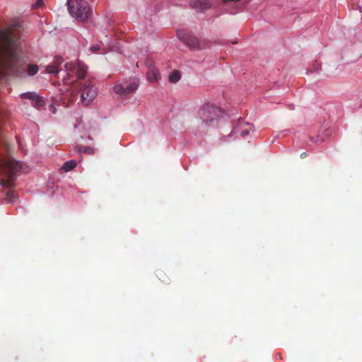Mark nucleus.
<instances>
[{"instance_id": "f257e3e1", "label": "nucleus", "mask_w": 362, "mask_h": 362, "mask_svg": "<svg viewBox=\"0 0 362 362\" xmlns=\"http://www.w3.org/2000/svg\"><path fill=\"white\" fill-rule=\"evenodd\" d=\"M223 110L213 104H205L199 112L204 129L214 128L218 125V119L223 116Z\"/></svg>"}, {"instance_id": "f03ea898", "label": "nucleus", "mask_w": 362, "mask_h": 362, "mask_svg": "<svg viewBox=\"0 0 362 362\" xmlns=\"http://www.w3.org/2000/svg\"><path fill=\"white\" fill-rule=\"evenodd\" d=\"M68 10L71 16L78 21H88L92 11L88 4L84 0H67Z\"/></svg>"}, {"instance_id": "7ed1b4c3", "label": "nucleus", "mask_w": 362, "mask_h": 362, "mask_svg": "<svg viewBox=\"0 0 362 362\" xmlns=\"http://www.w3.org/2000/svg\"><path fill=\"white\" fill-rule=\"evenodd\" d=\"M73 87H76L81 92V102L85 106H88L98 94L97 89L90 79L84 82L76 81V85Z\"/></svg>"}, {"instance_id": "20e7f679", "label": "nucleus", "mask_w": 362, "mask_h": 362, "mask_svg": "<svg viewBox=\"0 0 362 362\" xmlns=\"http://www.w3.org/2000/svg\"><path fill=\"white\" fill-rule=\"evenodd\" d=\"M176 33L179 40L182 41L191 50H201L209 47L208 42L206 40L201 41L187 30H179Z\"/></svg>"}, {"instance_id": "39448f33", "label": "nucleus", "mask_w": 362, "mask_h": 362, "mask_svg": "<svg viewBox=\"0 0 362 362\" xmlns=\"http://www.w3.org/2000/svg\"><path fill=\"white\" fill-rule=\"evenodd\" d=\"M65 68L67 74L64 78V82L66 84L71 83L72 86L76 85L77 80L74 79V74L76 75L77 79H81L86 76L87 73V66L81 62H78L76 64L66 63Z\"/></svg>"}, {"instance_id": "423d86ee", "label": "nucleus", "mask_w": 362, "mask_h": 362, "mask_svg": "<svg viewBox=\"0 0 362 362\" xmlns=\"http://www.w3.org/2000/svg\"><path fill=\"white\" fill-rule=\"evenodd\" d=\"M138 88L136 83H130L129 84H116L113 87L114 92L121 95L122 97L127 96L131 93H134Z\"/></svg>"}, {"instance_id": "0eeeda50", "label": "nucleus", "mask_w": 362, "mask_h": 362, "mask_svg": "<svg viewBox=\"0 0 362 362\" xmlns=\"http://www.w3.org/2000/svg\"><path fill=\"white\" fill-rule=\"evenodd\" d=\"M23 99H29L33 101V105L37 108H40L45 105L44 100L35 92H27L21 94Z\"/></svg>"}, {"instance_id": "6e6552de", "label": "nucleus", "mask_w": 362, "mask_h": 362, "mask_svg": "<svg viewBox=\"0 0 362 362\" xmlns=\"http://www.w3.org/2000/svg\"><path fill=\"white\" fill-rule=\"evenodd\" d=\"M190 6L193 8L203 11L211 7V4L208 0H192Z\"/></svg>"}, {"instance_id": "1a4fd4ad", "label": "nucleus", "mask_w": 362, "mask_h": 362, "mask_svg": "<svg viewBox=\"0 0 362 362\" xmlns=\"http://www.w3.org/2000/svg\"><path fill=\"white\" fill-rule=\"evenodd\" d=\"M62 63V58H57L53 64H49L46 67V71L49 74H58L59 68L58 66Z\"/></svg>"}, {"instance_id": "9d476101", "label": "nucleus", "mask_w": 362, "mask_h": 362, "mask_svg": "<svg viewBox=\"0 0 362 362\" xmlns=\"http://www.w3.org/2000/svg\"><path fill=\"white\" fill-rule=\"evenodd\" d=\"M159 71L155 67L148 69V71H147V78L151 82L157 81L159 78Z\"/></svg>"}, {"instance_id": "9b49d317", "label": "nucleus", "mask_w": 362, "mask_h": 362, "mask_svg": "<svg viewBox=\"0 0 362 362\" xmlns=\"http://www.w3.org/2000/svg\"><path fill=\"white\" fill-rule=\"evenodd\" d=\"M76 166V162L74 160L66 161L62 167V170L65 172L73 170Z\"/></svg>"}, {"instance_id": "f8f14e48", "label": "nucleus", "mask_w": 362, "mask_h": 362, "mask_svg": "<svg viewBox=\"0 0 362 362\" xmlns=\"http://www.w3.org/2000/svg\"><path fill=\"white\" fill-rule=\"evenodd\" d=\"M16 197V196L14 191L10 189L6 192L5 201L7 203H12L14 202Z\"/></svg>"}, {"instance_id": "ddd939ff", "label": "nucleus", "mask_w": 362, "mask_h": 362, "mask_svg": "<svg viewBox=\"0 0 362 362\" xmlns=\"http://www.w3.org/2000/svg\"><path fill=\"white\" fill-rule=\"evenodd\" d=\"M181 75L179 71L175 70L169 75V81L172 83H176L180 81Z\"/></svg>"}, {"instance_id": "4468645a", "label": "nucleus", "mask_w": 362, "mask_h": 362, "mask_svg": "<svg viewBox=\"0 0 362 362\" xmlns=\"http://www.w3.org/2000/svg\"><path fill=\"white\" fill-rule=\"evenodd\" d=\"M157 276L162 282L165 284H169L170 279L163 271H158Z\"/></svg>"}, {"instance_id": "2eb2a0df", "label": "nucleus", "mask_w": 362, "mask_h": 362, "mask_svg": "<svg viewBox=\"0 0 362 362\" xmlns=\"http://www.w3.org/2000/svg\"><path fill=\"white\" fill-rule=\"evenodd\" d=\"M78 151L80 153H88V154H93V149L92 148L88 147V146L79 147Z\"/></svg>"}, {"instance_id": "dca6fc26", "label": "nucleus", "mask_w": 362, "mask_h": 362, "mask_svg": "<svg viewBox=\"0 0 362 362\" xmlns=\"http://www.w3.org/2000/svg\"><path fill=\"white\" fill-rule=\"evenodd\" d=\"M247 128H245V129H243L241 131V133H240V135L242 137H245L250 132V130L252 129V126L251 124H247Z\"/></svg>"}, {"instance_id": "f3484780", "label": "nucleus", "mask_w": 362, "mask_h": 362, "mask_svg": "<svg viewBox=\"0 0 362 362\" xmlns=\"http://www.w3.org/2000/svg\"><path fill=\"white\" fill-rule=\"evenodd\" d=\"M145 64L148 68V69L154 67V65H153L154 62H153V59H151V58H147L146 59Z\"/></svg>"}, {"instance_id": "a211bd4d", "label": "nucleus", "mask_w": 362, "mask_h": 362, "mask_svg": "<svg viewBox=\"0 0 362 362\" xmlns=\"http://www.w3.org/2000/svg\"><path fill=\"white\" fill-rule=\"evenodd\" d=\"M44 4V0H37L36 2L33 4L32 7L34 9H37L40 7H41Z\"/></svg>"}, {"instance_id": "6ab92c4d", "label": "nucleus", "mask_w": 362, "mask_h": 362, "mask_svg": "<svg viewBox=\"0 0 362 362\" xmlns=\"http://www.w3.org/2000/svg\"><path fill=\"white\" fill-rule=\"evenodd\" d=\"M100 49V47L99 45H93V46L90 47V51L92 53H95V52H96L97 51H98Z\"/></svg>"}, {"instance_id": "aec40b11", "label": "nucleus", "mask_w": 362, "mask_h": 362, "mask_svg": "<svg viewBox=\"0 0 362 362\" xmlns=\"http://www.w3.org/2000/svg\"><path fill=\"white\" fill-rule=\"evenodd\" d=\"M307 156L306 153L305 152H303L301 154H300V158H305Z\"/></svg>"}]
</instances>
